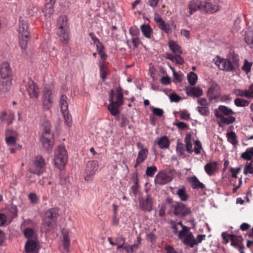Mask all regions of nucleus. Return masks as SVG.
Masks as SVG:
<instances>
[{
    "label": "nucleus",
    "mask_w": 253,
    "mask_h": 253,
    "mask_svg": "<svg viewBox=\"0 0 253 253\" xmlns=\"http://www.w3.org/2000/svg\"><path fill=\"white\" fill-rule=\"evenodd\" d=\"M191 136L190 135L187 134L185 138V142L186 146V151L191 153L193 152V150L192 149V143L191 141Z\"/></svg>",
    "instance_id": "obj_43"
},
{
    "label": "nucleus",
    "mask_w": 253,
    "mask_h": 253,
    "mask_svg": "<svg viewBox=\"0 0 253 253\" xmlns=\"http://www.w3.org/2000/svg\"><path fill=\"white\" fill-rule=\"evenodd\" d=\"M228 141L233 145L237 144L236 134L234 132H230L227 134Z\"/></svg>",
    "instance_id": "obj_47"
},
{
    "label": "nucleus",
    "mask_w": 253,
    "mask_h": 253,
    "mask_svg": "<svg viewBox=\"0 0 253 253\" xmlns=\"http://www.w3.org/2000/svg\"><path fill=\"white\" fill-rule=\"evenodd\" d=\"M216 117H221L224 116H230L235 114V112L230 108L223 105H220L218 109L214 111Z\"/></svg>",
    "instance_id": "obj_16"
},
{
    "label": "nucleus",
    "mask_w": 253,
    "mask_h": 253,
    "mask_svg": "<svg viewBox=\"0 0 253 253\" xmlns=\"http://www.w3.org/2000/svg\"><path fill=\"white\" fill-rule=\"evenodd\" d=\"M150 108L155 115L159 117H161L163 115L164 111L162 109L156 108L153 106H150Z\"/></svg>",
    "instance_id": "obj_58"
},
{
    "label": "nucleus",
    "mask_w": 253,
    "mask_h": 253,
    "mask_svg": "<svg viewBox=\"0 0 253 253\" xmlns=\"http://www.w3.org/2000/svg\"><path fill=\"white\" fill-rule=\"evenodd\" d=\"M234 103L238 107H245L249 104V102L242 98H237L234 100Z\"/></svg>",
    "instance_id": "obj_45"
},
{
    "label": "nucleus",
    "mask_w": 253,
    "mask_h": 253,
    "mask_svg": "<svg viewBox=\"0 0 253 253\" xmlns=\"http://www.w3.org/2000/svg\"><path fill=\"white\" fill-rule=\"evenodd\" d=\"M218 86L216 84L212 83L211 86L208 89V93L209 94H212L215 90L218 89Z\"/></svg>",
    "instance_id": "obj_62"
},
{
    "label": "nucleus",
    "mask_w": 253,
    "mask_h": 253,
    "mask_svg": "<svg viewBox=\"0 0 253 253\" xmlns=\"http://www.w3.org/2000/svg\"><path fill=\"white\" fill-rule=\"evenodd\" d=\"M241 168H237L236 169L231 168L230 169V172L232 174V176L234 178H237V174L240 172Z\"/></svg>",
    "instance_id": "obj_61"
},
{
    "label": "nucleus",
    "mask_w": 253,
    "mask_h": 253,
    "mask_svg": "<svg viewBox=\"0 0 253 253\" xmlns=\"http://www.w3.org/2000/svg\"><path fill=\"white\" fill-rule=\"evenodd\" d=\"M221 235L224 240V242L226 244L228 243L229 239L237 242H241L243 240V239L241 236H237L233 234H227L226 232L222 233Z\"/></svg>",
    "instance_id": "obj_28"
},
{
    "label": "nucleus",
    "mask_w": 253,
    "mask_h": 253,
    "mask_svg": "<svg viewBox=\"0 0 253 253\" xmlns=\"http://www.w3.org/2000/svg\"><path fill=\"white\" fill-rule=\"evenodd\" d=\"M228 117H225L222 116L221 117H217L220 119V123L223 124L229 125L233 123L235 121V118L232 116H228Z\"/></svg>",
    "instance_id": "obj_40"
},
{
    "label": "nucleus",
    "mask_w": 253,
    "mask_h": 253,
    "mask_svg": "<svg viewBox=\"0 0 253 253\" xmlns=\"http://www.w3.org/2000/svg\"><path fill=\"white\" fill-rule=\"evenodd\" d=\"M11 85V78L0 79V90L5 93L8 91Z\"/></svg>",
    "instance_id": "obj_24"
},
{
    "label": "nucleus",
    "mask_w": 253,
    "mask_h": 253,
    "mask_svg": "<svg viewBox=\"0 0 253 253\" xmlns=\"http://www.w3.org/2000/svg\"><path fill=\"white\" fill-rule=\"evenodd\" d=\"M169 46L170 50L174 53L177 54L182 53V49L181 47L176 43L174 41H170L169 42Z\"/></svg>",
    "instance_id": "obj_34"
},
{
    "label": "nucleus",
    "mask_w": 253,
    "mask_h": 253,
    "mask_svg": "<svg viewBox=\"0 0 253 253\" xmlns=\"http://www.w3.org/2000/svg\"><path fill=\"white\" fill-rule=\"evenodd\" d=\"M187 11L184 12L186 17H189L198 10L202 11V1L200 0H191L187 4Z\"/></svg>",
    "instance_id": "obj_11"
},
{
    "label": "nucleus",
    "mask_w": 253,
    "mask_h": 253,
    "mask_svg": "<svg viewBox=\"0 0 253 253\" xmlns=\"http://www.w3.org/2000/svg\"><path fill=\"white\" fill-rule=\"evenodd\" d=\"M140 208L144 211H149L152 209L153 199L149 195L143 198L140 201Z\"/></svg>",
    "instance_id": "obj_17"
},
{
    "label": "nucleus",
    "mask_w": 253,
    "mask_h": 253,
    "mask_svg": "<svg viewBox=\"0 0 253 253\" xmlns=\"http://www.w3.org/2000/svg\"><path fill=\"white\" fill-rule=\"evenodd\" d=\"M42 133L41 137V142L43 150L49 153L51 152L54 144L53 134L50 131V125L47 120H44L41 125Z\"/></svg>",
    "instance_id": "obj_1"
},
{
    "label": "nucleus",
    "mask_w": 253,
    "mask_h": 253,
    "mask_svg": "<svg viewBox=\"0 0 253 253\" xmlns=\"http://www.w3.org/2000/svg\"><path fill=\"white\" fill-rule=\"evenodd\" d=\"M19 37L28 38L29 36L28 22L26 19L20 18L18 28Z\"/></svg>",
    "instance_id": "obj_13"
},
{
    "label": "nucleus",
    "mask_w": 253,
    "mask_h": 253,
    "mask_svg": "<svg viewBox=\"0 0 253 253\" xmlns=\"http://www.w3.org/2000/svg\"><path fill=\"white\" fill-rule=\"evenodd\" d=\"M194 144L195 146L193 151L196 155L199 154L201 153V150L202 149L201 143L199 140H196Z\"/></svg>",
    "instance_id": "obj_54"
},
{
    "label": "nucleus",
    "mask_w": 253,
    "mask_h": 253,
    "mask_svg": "<svg viewBox=\"0 0 253 253\" xmlns=\"http://www.w3.org/2000/svg\"><path fill=\"white\" fill-rule=\"evenodd\" d=\"M173 213L175 215L184 216L190 212V210L182 203H176L173 205Z\"/></svg>",
    "instance_id": "obj_15"
},
{
    "label": "nucleus",
    "mask_w": 253,
    "mask_h": 253,
    "mask_svg": "<svg viewBox=\"0 0 253 253\" xmlns=\"http://www.w3.org/2000/svg\"><path fill=\"white\" fill-rule=\"evenodd\" d=\"M242 158L245 160H250L253 157V147L248 148L241 156Z\"/></svg>",
    "instance_id": "obj_44"
},
{
    "label": "nucleus",
    "mask_w": 253,
    "mask_h": 253,
    "mask_svg": "<svg viewBox=\"0 0 253 253\" xmlns=\"http://www.w3.org/2000/svg\"><path fill=\"white\" fill-rule=\"evenodd\" d=\"M197 79V75L193 72H190L187 75V80L191 85H194L196 84Z\"/></svg>",
    "instance_id": "obj_41"
},
{
    "label": "nucleus",
    "mask_w": 253,
    "mask_h": 253,
    "mask_svg": "<svg viewBox=\"0 0 253 253\" xmlns=\"http://www.w3.org/2000/svg\"><path fill=\"white\" fill-rule=\"evenodd\" d=\"M98 167V164L96 161H91L87 162L84 174V179L85 181H90L93 179Z\"/></svg>",
    "instance_id": "obj_8"
},
{
    "label": "nucleus",
    "mask_w": 253,
    "mask_h": 253,
    "mask_svg": "<svg viewBox=\"0 0 253 253\" xmlns=\"http://www.w3.org/2000/svg\"><path fill=\"white\" fill-rule=\"evenodd\" d=\"M62 113L64 118L66 124L68 126H70L72 124V119L71 116L69 115V111H67L66 113H64V112H62Z\"/></svg>",
    "instance_id": "obj_57"
},
{
    "label": "nucleus",
    "mask_w": 253,
    "mask_h": 253,
    "mask_svg": "<svg viewBox=\"0 0 253 253\" xmlns=\"http://www.w3.org/2000/svg\"><path fill=\"white\" fill-rule=\"evenodd\" d=\"M57 219H49L47 218H44L42 222L43 226L47 229L53 228L56 224Z\"/></svg>",
    "instance_id": "obj_36"
},
{
    "label": "nucleus",
    "mask_w": 253,
    "mask_h": 253,
    "mask_svg": "<svg viewBox=\"0 0 253 253\" xmlns=\"http://www.w3.org/2000/svg\"><path fill=\"white\" fill-rule=\"evenodd\" d=\"M185 149L182 143H178L176 146L177 155L181 157H184Z\"/></svg>",
    "instance_id": "obj_49"
},
{
    "label": "nucleus",
    "mask_w": 253,
    "mask_h": 253,
    "mask_svg": "<svg viewBox=\"0 0 253 253\" xmlns=\"http://www.w3.org/2000/svg\"><path fill=\"white\" fill-rule=\"evenodd\" d=\"M172 179V177L164 172H161L157 174L155 179V182L156 184L164 185Z\"/></svg>",
    "instance_id": "obj_18"
},
{
    "label": "nucleus",
    "mask_w": 253,
    "mask_h": 253,
    "mask_svg": "<svg viewBox=\"0 0 253 253\" xmlns=\"http://www.w3.org/2000/svg\"><path fill=\"white\" fill-rule=\"evenodd\" d=\"M204 169L208 175H213L217 170V163L216 162L208 163L205 165Z\"/></svg>",
    "instance_id": "obj_23"
},
{
    "label": "nucleus",
    "mask_w": 253,
    "mask_h": 253,
    "mask_svg": "<svg viewBox=\"0 0 253 253\" xmlns=\"http://www.w3.org/2000/svg\"><path fill=\"white\" fill-rule=\"evenodd\" d=\"M60 106L61 112H64V113H66L67 111H68V97L66 95H61L60 99Z\"/></svg>",
    "instance_id": "obj_32"
},
{
    "label": "nucleus",
    "mask_w": 253,
    "mask_h": 253,
    "mask_svg": "<svg viewBox=\"0 0 253 253\" xmlns=\"http://www.w3.org/2000/svg\"><path fill=\"white\" fill-rule=\"evenodd\" d=\"M28 198L32 204H36L39 202V198L35 193H30L28 195Z\"/></svg>",
    "instance_id": "obj_53"
},
{
    "label": "nucleus",
    "mask_w": 253,
    "mask_h": 253,
    "mask_svg": "<svg viewBox=\"0 0 253 253\" xmlns=\"http://www.w3.org/2000/svg\"><path fill=\"white\" fill-rule=\"evenodd\" d=\"M165 57L171 60L172 62L179 65H182L184 62L183 58L179 54L172 55L170 53H166Z\"/></svg>",
    "instance_id": "obj_29"
},
{
    "label": "nucleus",
    "mask_w": 253,
    "mask_h": 253,
    "mask_svg": "<svg viewBox=\"0 0 253 253\" xmlns=\"http://www.w3.org/2000/svg\"><path fill=\"white\" fill-rule=\"evenodd\" d=\"M157 171V168L155 166L148 167L146 170V173L147 176H153Z\"/></svg>",
    "instance_id": "obj_56"
},
{
    "label": "nucleus",
    "mask_w": 253,
    "mask_h": 253,
    "mask_svg": "<svg viewBox=\"0 0 253 253\" xmlns=\"http://www.w3.org/2000/svg\"><path fill=\"white\" fill-rule=\"evenodd\" d=\"M188 181L191 184L193 189H203L205 188L204 184L201 182L195 176L189 178Z\"/></svg>",
    "instance_id": "obj_27"
},
{
    "label": "nucleus",
    "mask_w": 253,
    "mask_h": 253,
    "mask_svg": "<svg viewBox=\"0 0 253 253\" xmlns=\"http://www.w3.org/2000/svg\"><path fill=\"white\" fill-rule=\"evenodd\" d=\"M233 92L236 96L246 97L248 98L247 90L236 89L234 90Z\"/></svg>",
    "instance_id": "obj_55"
},
{
    "label": "nucleus",
    "mask_w": 253,
    "mask_h": 253,
    "mask_svg": "<svg viewBox=\"0 0 253 253\" xmlns=\"http://www.w3.org/2000/svg\"><path fill=\"white\" fill-rule=\"evenodd\" d=\"M44 166L45 163L43 159L40 156L36 157L34 163V168L30 169V171L31 173L40 175L44 171Z\"/></svg>",
    "instance_id": "obj_12"
},
{
    "label": "nucleus",
    "mask_w": 253,
    "mask_h": 253,
    "mask_svg": "<svg viewBox=\"0 0 253 253\" xmlns=\"http://www.w3.org/2000/svg\"><path fill=\"white\" fill-rule=\"evenodd\" d=\"M1 121L6 122L7 125H10L14 119V113L12 111L3 112L0 116Z\"/></svg>",
    "instance_id": "obj_25"
},
{
    "label": "nucleus",
    "mask_w": 253,
    "mask_h": 253,
    "mask_svg": "<svg viewBox=\"0 0 253 253\" xmlns=\"http://www.w3.org/2000/svg\"><path fill=\"white\" fill-rule=\"evenodd\" d=\"M25 248L26 252L28 253H37L39 250L37 239L28 240Z\"/></svg>",
    "instance_id": "obj_20"
},
{
    "label": "nucleus",
    "mask_w": 253,
    "mask_h": 253,
    "mask_svg": "<svg viewBox=\"0 0 253 253\" xmlns=\"http://www.w3.org/2000/svg\"><path fill=\"white\" fill-rule=\"evenodd\" d=\"M24 235L28 240H36L37 235L35 231L31 228H27L24 230Z\"/></svg>",
    "instance_id": "obj_38"
},
{
    "label": "nucleus",
    "mask_w": 253,
    "mask_h": 253,
    "mask_svg": "<svg viewBox=\"0 0 253 253\" xmlns=\"http://www.w3.org/2000/svg\"><path fill=\"white\" fill-rule=\"evenodd\" d=\"M169 139L166 136L158 137L155 140V143L158 144L161 149L168 148L169 146Z\"/></svg>",
    "instance_id": "obj_26"
},
{
    "label": "nucleus",
    "mask_w": 253,
    "mask_h": 253,
    "mask_svg": "<svg viewBox=\"0 0 253 253\" xmlns=\"http://www.w3.org/2000/svg\"><path fill=\"white\" fill-rule=\"evenodd\" d=\"M248 98H253V83L247 89Z\"/></svg>",
    "instance_id": "obj_64"
},
{
    "label": "nucleus",
    "mask_w": 253,
    "mask_h": 253,
    "mask_svg": "<svg viewBox=\"0 0 253 253\" xmlns=\"http://www.w3.org/2000/svg\"><path fill=\"white\" fill-rule=\"evenodd\" d=\"M198 103L201 105V106H208V101L205 98H199L198 99Z\"/></svg>",
    "instance_id": "obj_63"
},
{
    "label": "nucleus",
    "mask_w": 253,
    "mask_h": 253,
    "mask_svg": "<svg viewBox=\"0 0 253 253\" xmlns=\"http://www.w3.org/2000/svg\"><path fill=\"white\" fill-rule=\"evenodd\" d=\"M248 173L253 174V161L250 162L244 167V174L247 175Z\"/></svg>",
    "instance_id": "obj_46"
},
{
    "label": "nucleus",
    "mask_w": 253,
    "mask_h": 253,
    "mask_svg": "<svg viewBox=\"0 0 253 253\" xmlns=\"http://www.w3.org/2000/svg\"><path fill=\"white\" fill-rule=\"evenodd\" d=\"M197 110L203 116H207L209 114V108L207 106H198Z\"/></svg>",
    "instance_id": "obj_48"
},
{
    "label": "nucleus",
    "mask_w": 253,
    "mask_h": 253,
    "mask_svg": "<svg viewBox=\"0 0 253 253\" xmlns=\"http://www.w3.org/2000/svg\"><path fill=\"white\" fill-rule=\"evenodd\" d=\"M176 224H177V226H180L182 227V230L179 231L178 233V238L179 239H181L182 237L183 236V234L184 233V232H186L188 230H189L190 228L187 227L185 226H184L181 222H178L177 223H175Z\"/></svg>",
    "instance_id": "obj_50"
},
{
    "label": "nucleus",
    "mask_w": 253,
    "mask_h": 253,
    "mask_svg": "<svg viewBox=\"0 0 253 253\" xmlns=\"http://www.w3.org/2000/svg\"><path fill=\"white\" fill-rule=\"evenodd\" d=\"M220 6L217 3H212L209 1H202V11L213 13L220 9Z\"/></svg>",
    "instance_id": "obj_14"
},
{
    "label": "nucleus",
    "mask_w": 253,
    "mask_h": 253,
    "mask_svg": "<svg viewBox=\"0 0 253 253\" xmlns=\"http://www.w3.org/2000/svg\"><path fill=\"white\" fill-rule=\"evenodd\" d=\"M62 241L64 249L68 251L70 244V240L69 238V233L67 230L63 229L62 230Z\"/></svg>",
    "instance_id": "obj_31"
},
{
    "label": "nucleus",
    "mask_w": 253,
    "mask_h": 253,
    "mask_svg": "<svg viewBox=\"0 0 253 253\" xmlns=\"http://www.w3.org/2000/svg\"><path fill=\"white\" fill-rule=\"evenodd\" d=\"M174 125L176 126L179 129L184 130L188 128V126L187 124L185 123L181 122H178L175 123Z\"/></svg>",
    "instance_id": "obj_60"
},
{
    "label": "nucleus",
    "mask_w": 253,
    "mask_h": 253,
    "mask_svg": "<svg viewBox=\"0 0 253 253\" xmlns=\"http://www.w3.org/2000/svg\"><path fill=\"white\" fill-rule=\"evenodd\" d=\"M25 87L31 98L37 99L39 97L40 94L39 87L33 80L28 79L25 81Z\"/></svg>",
    "instance_id": "obj_10"
},
{
    "label": "nucleus",
    "mask_w": 253,
    "mask_h": 253,
    "mask_svg": "<svg viewBox=\"0 0 253 253\" xmlns=\"http://www.w3.org/2000/svg\"><path fill=\"white\" fill-rule=\"evenodd\" d=\"M53 12V3L51 2L47 3L42 10V13L46 19L50 18Z\"/></svg>",
    "instance_id": "obj_33"
},
{
    "label": "nucleus",
    "mask_w": 253,
    "mask_h": 253,
    "mask_svg": "<svg viewBox=\"0 0 253 253\" xmlns=\"http://www.w3.org/2000/svg\"><path fill=\"white\" fill-rule=\"evenodd\" d=\"M190 115L187 111H182L180 113V117L183 120H188L190 119Z\"/></svg>",
    "instance_id": "obj_59"
},
{
    "label": "nucleus",
    "mask_w": 253,
    "mask_h": 253,
    "mask_svg": "<svg viewBox=\"0 0 253 253\" xmlns=\"http://www.w3.org/2000/svg\"><path fill=\"white\" fill-rule=\"evenodd\" d=\"M20 38V45L22 50V52L24 53L27 46L28 41L25 38Z\"/></svg>",
    "instance_id": "obj_52"
},
{
    "label": "nucleus",
    "mask_w": 253,
    "mask_h": 253,
    "mask_svg": "<svg viewBox=\"0 0 253 253\" xmlns=\"http://www.w3.org/2000/svg\"><path fill=\"white\" fill-rule=\"evenodd\" d=\"M0 79H7L11 78V70L9 64L3 62L0 66Z\"/></svg>",
    "instance_id": "obj_22"
},
{
    "label": "nucleus",
    "mask_w": 253,
    "mask_h": 253,
    "mask_svg": "<svg viewBox=\"0 0 253 253\" xmlns=\"http://www.w3.org/2000/svg\"><path fill=\"white\" fill-rule=\"evenodd\" d=\"M142 33L146 38L150 39L152 33V29L148 24L142 25L140 27Z\"/></svg>",
    "instance_id": "obj_35"
},
{
    "label": "nucleus",
    "mask_w": 253,
    "mask_h": 253,
    "mask_svg": "<svg viewBox=\"0 0 253 253\" xmlns=\"http://www.w3.org/2000/svg\"><path fill=\"white\" fill-rule=\"evenodd\" d=\"M148 154V150L147 148H142V150H139L136 159V163L135 166V167L137 165L142 163L147 158Z\"/></svg>",
    "instance_id": "obj_30"
},
{
    "label": "nucleus",
    "mask_w": 253,
    "mask_h": 253,
    "mask_svg": "<svg viewBox=\"0 0 253 253\" xmlns=\"http://www.w3.org/2000/svg\"><path fill=\"white\" fill-rule=\"evenodd\" d=\"M58 211L56 209L52 208L47 211L45 213L44 218L57 219Z\"/></svg>",
    "instance_id": "obj_37"
},
{
    "label": "nucleus",
    "mask_w": 253,
    "mask_h": 253,
    "mask_svg": "<svg viewBox=\"0 0 253 253\" xmlns=\"http://www.w3.org/2000/svg\"><path fill=\"white\" fill-rule=\"evenodd\" d=\"M100 77L103 81H105L106 79L107 73V67L104 64L100 63L99 64Z\"/></svg>",
    "instance_id": "obj_42"
},
{
    "label": "nucleus",
    "mask_w": 253,
    "mask_h": 253,
    "mask_svg": "<svg viewBox=\"0 0 253 253\" xmlns=\"http://www.w3.org/2000/svg\"><path fill=\"white\" fill-rule=\"evenodd\" d=\"M214 60L215 64L217 66L220 70L231 71L238 67L236 62L231 63L229 60L226 59L220 58L217 57Z\"/></svg>",
    "instance_id": "obj_9"
},
{
    "label": "nucleus",
    "mask_w": 253,
    "mask_h": 253,
    "mask_svg": "<svg viewBox=\"0 0 253 253\" xmlns=\"http://www.w3.org/2000/svg\"><path fill=\"white\" fill-rule=\"evenodd\" d=\"M109 100L110 104L108 106V109L111 114L116 116L120 113L119 108L123 104V94L118 89L115 94L112 89L109 92Z\"/></svg>",
    "instance_id": "obj_2"
},
{
    "label": "nucleus",
    "mask_w": 253,
    "mask_h": 253,
    "mask_svg": "<svg viewBox=\"0 0 253 253\" xmlns=\"http://www.w3.org/2000/svg\"><path fill=\"white\" fill-rule=\"evenodd\" d=\"M18 138V134L16 131L10 129L6 130L5 142L12 153H14L16 150L20 147V145L17 143Z\"/></svg>",
    "instance_id": "obj_5"
},
{
    "label": "nucleus",
    "mask_w": 253,
    "mask_h": 253,
    "mask_svg": "<svg viewBox=\"0 0 253 253\" xmlns=\"http://www.w3.org/2000/svg\"><path fill=\"white\" fill-rule=\"evenodd\" d=\"M54 93V87L52 84L45 86L42 97V106L44 110H48L52 107Z\"/></svg>",
    "instance_id": "obj_7"
},
{
    "label": "nucleus",
    "mask_w": 253,
    "mask_h": 253,
    "mask_svg": "<svg viewBox=\"0 0 253 253\" xmlns=\"http://www.w3.org/2000/svg\"><path fill=\"white\" fill-rule=\"evenodd\" d=\"M68 18L65 15L59 17L58 20V29L57 34L60 40L64 44L68 42L69 40V28L68 26Z\"/></svg>",
    "instance_id": "obj_3"
},
{
    "label": "nucleus",
    "mask_w": 253,
    "mask_h": 253,
    "mask_svg": "<svg viewBox=\"0 0 253 253\" xmlns=\"http://www.w3.org/2000/svg\"><path fill=\"white\" fill-rule=\"evenodd\" d=\"M182 239V242L184 244L189 246L191 247H193L195 245H196V241L189 230L184 232L183 236L181 239Z\"/></svg>",
    "instance_id": "obj_21"
},
{
    "label": "nucleus",
    "mask_w": 253,
    "mask_h": 253,
    "mask_svg": "<svg viewBox=\"0 0 253 253\" xmlns=\"http://www.w3.org/2000/svg\"><path fill=\"white\" fill-rule=\"evenodd\" d=\"M185 91L187 95L193 97H199L203 94V90L199 86H187Z\"/></svg>",
    "instance_id": "obj_19"
},
{
    "label": "nucleus",
    "mask_w": 253,
    "mask_h": 253,
    "mask_svg": "<svg viewBox=\"0 0 253 253\" xmlns=\"http://www.w3.org/2000/svg\"><path fill=\"white\" fill-rule=\"evenodd\" d=\"M158 27L160 29L167 33L171 32V29L169 25L168 24L165 23L164 21L162 23L159 24Z\"/></svg>",
    "instance_id": "obj_51"
},
{
    "label": "nucleus",
    "mask_w": 253,
    "mask_h": 253,
    "mask_svg": "<svg viewBox=\"0 0 253 253\" xmlns=\"http://www.w3.org/2000/svg\"><path fill=\"white\" fill-rule=\"evenodd\" d=\"M68 161V155L64 146H59L55 150L54 163L59 170L63 169Z\"/></svg>",
    "instance_id": "obj_4"
},
{
    "label": "nucleus",
    "mask_w": 253,
    "mask_h": 253,
    "mask_svg": "<svg viewBox=\"0 0 253 253\" xmlns=\"http://www.w3.org/2000/svg\"><path fill=\"white\" fill-rule=\"evenodd\" d=\"M17 215V209L15 205H10L4 210V213H0V226L10 223Z\"/></svg>",
    "instance_id": "obj_6"
},
{
    "label": "nucleus",
    "mask_w": 253,
    "mask_h": 253,
    "mask_svg": "<svg viewBox=\"0 0 253 253\" xmlns=\"http://www.w3.org/2000/svg\"><path fill=\"white\" fill-rule=\"evenodd\" d=\"M176 194L182 201H186L188 198L184 187L178 189L176 191Z\"/></svg>",
    "instance_id": "obj_39"
}]
</instances>
